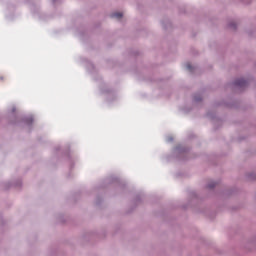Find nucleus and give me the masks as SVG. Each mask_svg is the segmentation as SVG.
Returning a JSON list of instances; mask_svg holds the SVG:
<instances>
[{"instance_id": "nucleus-1", "label": "nucleus", "mask_w": 256, "mask_h": 256, "mask_svg": "<svg viewBox=\"0 0 256 256\" xmlns=\"http://www.w3.org/2000/svg\"><path fill=\"white\" fill-rule=\"evenodd\" d=\"M235 85L237 87H246L247 86V81L245 79H239L235 81Z\"/></svg>"}, {"instance_id": "nucleus-2", "label": "nucleus", "mask_w": 256, "mask_h": 256, "mask_svg": "<svg viewBox=\"0 0 256 256\" xmlns=\"http://www.w3.org/2000/svg\"><path fill=\"white\" fill-rule=\"evenodd\" d=\"M111 17H115L116 19H121V17H123V13L121 12H116V13H113L111 15Z\"/></svg>"}, {"instance_id": "nucleus-3", "label": "nucleus", "mask_w": 256, "mask_h": 256, "mask_svg": "<svg viewBox=\"0 0 256 256\" xmlns=\"http://www.w3.org/2000/svg\"><path fill=\"white\" fill-rule=\"evenodd\" d=\"M187 69L191 71V64H187Z\"/></svg>"}]
</instances>
